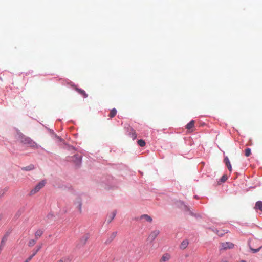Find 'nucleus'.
<instances>
[{"mask_svg":"<svg viewBox=\"0 0 262 262\" xmlns=\"http://www.w3.org/2000/svg\"><path fill=\"white\" fill-rule=\"evenodd\" d=\"M117 112V111L116 108H113L112 110H111L108 116L111 118H112L116 116Z\"/></svg>","mask_w":262,"mask_h":262,"instance_id":"a211bd4d","label":"nucleus"},{"mask_svg":"<svg viewBox=\"0 0 262 262\" xmlns=\"http://www.w3.org/2000/svg\"><path fill=\"white\" fill-rule=\"evenodd\" d=\"M255 209H258L262 211V201H257L256 204L255 206L254 207Z\"/></svg>","mask_w":262,"mask_h":262,"instance_id":"f8f14e48","label":"nucleus"},{"mask_svg":"<svg viewBox=\"0 0 262 262\" xmlns=\"http://www.w3.org/2000/svg\"><path fill=\"white\" fill-rule=\"evenodd\" d=\"M221 262H229V261L228 260H222L221 261Z\"/></svg>","mask_w":262,"mask_h":262,"instance_id":"c756f323","label":"nucleus"},{"mask_svg":"<svg viewBox=\"0 0 262 262\" xmlns=\"http://www.w3.org/2000/svg\"><path fill=\"white\" fill-rule=\"evenodd\" d=\"M81 159L82 157L78 155H76L73 157V161L77 165H79L81 163Z\"/></svg>","mask_w":262,"mask_h":262,"instance_id":"423d86ee","label":"nucleus"},{"mask_svg":"<svg viewBox=\"0 0 262 262\" xmlns=\"http://www.w3.org/2000/svg\"><path fill=\"white\" fill-rule=\"evenodd\" d=\"M34 168V167L33 165H30L28 166L22 168L21 169L24 170L29 171L33 169Z\"/></svg>","mask_w":262,"mask_h":262,"instance_id":"6ab92c4d","label":"nucleus"},{"mask_svg":"<svg viewBox=\"0 0 262 262\" xmlns=\"http://www.w3.org/2000/svg\"><path fill=\"white\" fill-rule=\"evenodd\" d=\"M170 255L168 253H165L162 256L160 260V262H167L170 259Z\"/></svg>","mask_w":262,"mask_h":262,"instance_id":"6e6552de","label":"nucleus"},{"mask_svg":"<svg viewBox=\"0 0 262 262\" xmlns=\"http://www.w3.org/2000/svg\"><path fill=\"white\" fill-rule=\"evenodd\" d=\"M209 262H212V261H209Z\"/></svg>","mask_w":262,"mask_h":262,"instance_id":"72a5a7b5","label":"nucleus"},{"mask_svg":"<svg viewBox=\"0 0 262 262\" xmlns=\"http://www.w3.org/2000/svg\"><path fill=\"white\" fill-rule=\"evenodd\" d=\"M141 219H145L146 221H147L148 222L151 223L152 221V218L149 216L147 214H143L141 216Z\"/></svg>","mask_w":262,"mask_h":262,"instance_id":"ddd939ff","label":"nucleus"},{"mask_svg":"<svg viewBox=\"0 0 262 262\" xmlns=\"http://www.w3.org/2000/svg\"><path fill=\"white\" fill-rule=\"evenodd\" d=\"M262 248V246H260L259 247V248H257V249H254L252 247H251L250 246V249L251 250V251L253 253H257L258 252V251H259V250L261 249Z\"/></svg>","mask_w":262,"mask_h":262,"instance_id":"412c9836","label":"nucleus"},{"mask_svg":"<svg viewBox=\"0 0 262 262\" xmlns=\"http://www.w3.org/2000/svg\"><path fill=\"white\" fill-rule=\"evenodd\" d=\"M138 144L141 146L143 147L145 145V142L142 139H140L138 141Z\"/></svg>","mask_w":262,"mask_h":262,"instance_id":"4be33fe9","label":"nucleus"},{"mask_svg":"<svg viewBox=\"0 0 262 262\" xmlns=\"http://www.w3.org/2000/svg\"><path fill=\"white\" fill-rule=\"evenodd\" d=\"M251 155V149L250 148H246L245 150V155L246 157H248Z\"/></svg>","mask_w":262,"mask_h":262,"instance_id":"5701e85b","label":"nucleus"},{"mask_svg":"<svg viewBox=\"0 0 262 262\" xmlns=\"http://www.w3.org/2000/svg\"><path fill=\"white\" fill-rule=\"evenodd\" d=\"M240 262H246V261H244V260H242V261H240Z\"/></svg>","mask_w":262,"mask_h":262,"instance_id":"473e14b6","label":"nucleus"},{"mask_svg":"<svg viewBox=\"0 0 262 262\" xmlns=\"http://www.w3.org/2000/svg\"><path fill=\"white\" fill-rule=\"evenodd\" d=\"M217 234L219 235V236H222L223 235V234L222 233H217Z\"/></svg>","mask_w":262,"mask_h":262,"instance_id":"7c9ffc66","label":"nucleus"},{"mask_svg":"<svg viewBox=\"0 0 262 262\" xmlns=\"http://www.w3.org/2000/svg\"><path fill=\"white\" fill-rule=\"evenodd\" d=\"M195 121L194 120H191L189 123H188L186 125V128L191 130L194 126Z\"/></svg>","mask_w":262,"mask_h":262,"instance_id":"9d476101","label":"nucleus"},{"mask_svg":"<svg viewBox=\"0 0 262 262\" xmlns=\"http://www.w3.org/2000/svg\"><path fill=\"white\" fill-rule=\"evenodd\" d=\"M3 245L1 244V245L0 246V249H2V247H3Z\"/></svg>","mask_w":262,"mask_h":262,"instance_id":"2f4dec72","label":"nucleus"},{"mask_svg":"<svg viewBox=\"0 0 262 262\" xmlns=\"http://www.w3.org/2000/svg\"><path fill=\"white\" fill-rule=\"evenodd\" d=\"M117 235V232H113L111 235H110L109 238L106 241V243H110L111 241H112L114 238L115 237H116Z\"/></svg>","mask_w":262,"mask_h":262,"instance_id":"f3484780","label":"nucleus"},{"mask_svg":"<svg viewBox=\"0 0 262 262\" xmlns=\"http://www.w3.org/2000/svg\"><path fill=\"white\" fill-rule=\"evenodd\" d=\"M226 166H227L228 170L230 171H231L232 170V166H231V163H230L227 164L226 165Z\"/></svg>","mask_w":262,"mask_h":262,"instance_id":"bb28decb","label":"nucleus"},{"mask_svg":"<svg viewBox=\"0 0 262 262\" xmlns=\"http://www.w3.org/2000/svg\"><path fill=\"white\" fill-rule=\"evenodd\" d=\"M234 247V244L232 243L227 242H223L221 244L220 250H226L227 249H233Z\"/></svg>","mask_w":262,"mask_h":262,"instance_id":"7ed1b4c3","label":"nucleus"},{"mask_svg":"<svg viewBox=\"0 0 262 262\" xmlns=\"http://www.w3.org/2000/svg\"><path fill=\"white\" fill-rule=\"evenodd\" d=\"M76 90L81 95H82L83 96V97L84 98H86L88 97V95L87 94L85 93V92L82 90V89H78V88H76Z\"/></svg>","mask_w":262,"mask_h":262,"instance_id":"dca6fc26","label":"nucleus"},{"mask_svg":"<svg viewBox=\"0 0 262 262\" xmlns=\"http://www.w3.org/2000/svg\"><path fill=\"white\" fill-rule=\"evenodd\" d=\"M41 248V245L37 246L36 248L32 250V254L30 256H32V257H33L40 250Z\"/></svg>","mask_w":262,"mask_h":262,"instance_id":"1a4fd4ad","label":"nucleus"},{"mask_svg":"<svg viewBox=\"0 0 262 262\" xmlns=\"http://www.w3.org/2000/svg\"><path fill=\"white\" fill-rule=\"evenodd\" d=\"M132 138L133 139H135L137 137V135L136 134L135 131L134 129H132L130 133Z\"/></svg>","mask_w":262,"mask_h":262,"instance_id":"b1692460","label":"nucleus"},{"mask_svg":"<svg viewBox=\"0 0 262 262\" xmlns=\"http://www.w3.org/2000/svg\"><path fill=\"white\" fill-rule=\"evenodd\" d=\"M46 183L45 180H42L39 182L34 188H33L30 192V195H32L38 192L41 188H42Z\"/></svg>","mask_w":262,"mask_h":262,"instance_id":"f03ea898","label":"nucleus"},{"mask_svg":"<svg viewBox=\"0 0 262 262\" xmlns=\"http://www.w3.org/2000/svg\"><path fill=\"white\" fill-rule=\"evenodd\" d=\"M116 214V211H114L108 216V222L110 223L114 219Z\"/></svg>","mask_w":262,"mask_h":262,"instance_id":"4468645a","label":"nucleus"},{"mask_svg":"<svg viewBox=\"0 0 262 262\" xmlns=\"http://www.w3.org/2000/svg\"><path fill=\"white\" fill-rule=\"evenodd\" d=\"M188 241L187 240H184L182 241V242L181 243V245H180V248L181 249H186L188 245Z\"/></svg>","mask_w":262,"mask_h":262,"instance_id":"9b49d317","label":"nucleus"},{"mask_svg":"<svg viewBox=\"0 0 262 262\" xmlns=\"http://www.w3.org/2000/svg\"><path fill=\"white\" fill-rule=\"evenodd\" d=\"M5 240L3 238L2 240V242H1V244L4 245V243H5Z\"/></svg>","mask_w":262,"mask_h":262,"instance_id":"c85d7f7f","label":"nucleus"},{"mask_svg":"<svg viewBox=\"0 0 262 262\" xmlns=\"http://www.w3.org/2000/svg\"><path fill=\"white\" fill-rule=\"evenodd\" d=\"M228 179V177L226 175H223L221 179V181L222 182H225Z\"/></svg>","mask_w":262,"mask_h":262,"instance_id":"393cba45","label":"nucleus"},{"mask_svg":"<svg viewBox=\"0 0 262 262\" xmlns=\"http://www.w3.org/2000/svg\"><path fill=\"white\" fill-rule=\"evenodd\" d=\"M75 205L76 206V207L78 208V210L80 213L82 212V201L80 198H77L76 201L75 202Z\"/></svg>","mask_w":262,"mask_h":262,"instance_id":"0eeeda50","label":"nucleus"},{"mask_svg":"<svg viewBox=\"0 0 262 262\" xmlns=\"http://www.w3.org/2000/svg\"><path fill=\"white\" fill-rule=\"evenodd\" d=\"M32 256H30L28 257L24 262H29L32 259Z\"/></svg>","mask_w":262,"mask_h":262,"instance_id":"cd10ccee","label":"nucleus"},{"mask_svg":"<svg viewBox=\"0 0 262 262\" xmlns=\"http://www.w3.org/2000/svg\"><path fill=\"white\" fill-rule=\"evenodd\" d=\"M36 240L37 239H30L28 242V246H29V247L33 246L35 244Z\"/></svg>","mask_w":262,"mask_h":262,"instance_id":"aec40b11","label":"nucleus"},{"mask_svg":"<svg viewBox=\"0 0 262 262\" xmlns=\"http://www.w3.org/2000/svg\"><path fill=\"white\" fill-rule=\"evenodd\" d=\"M17 139L22 144L28 146V147L37 149L38 148L37 144L33 141L30 137H27L21 133L18 134Z\"/></svg>","mask_w":262,"mask_h":262,"instance_id":"f257e3e1","label":"nucleus"},{"mask_svg":"<svg viewBox=\"0 0 262 262\" xmlns=\"http://www.w3.org/2000/svg\"><path fill=\"white\" fill-rule=\"evenodd\" d=\"M89 239L88 235H84L81 237V238L79 241L78 245L80 246H84L87 242Z\"/></svg>","mask_w":262,"mask_h":262,"instance_id":"39448f33","label":"nucleus"},{"mask_svg":"<svg viewBox=\"0 0 262 262\" xmlns=\"http://www.w3.org/2000/svg\"><path fill=\"white\" fill-rule=\"evenodd\" d=\"M43 234V231L41 230H37L35 233V239H37L38 238L41 236Z\"/></svg>","mask_w":262,"mask_h":262,"instance_id":"2eb2a0df","label":"nucleus"},{"mask_svg":"<svg viewBox=\"0 0 262 262\" xmlns=\"http://www.w3.org/2000/svg\"><path fill=\"white\" fill-rule=\"evenodd\" d=\"M159 233H160V231L158 230H155L152 231L150 233V234L148 237V239L150 242L154 241L156 238V237L158 236V235L159 234Z\"/></svg>","mask_w":262,"mask_h":262,"instance_id":"20e7f679","label":"nucleus"},{"mask_svg":"<svg viewBox=\"0 0 262 262\" xmlns=\"http://www.w3.org/2000/svg\"><path fill=\"white\" fill-rule=\"evenodd\" d=\"M224 161L226 165L230 163L229 161V159L227 157H225Z\"/></svg>","mask_w":262,"mask_h":262,"instance_id":"a878e982","label":"nucleus"}]
</instances>
